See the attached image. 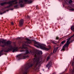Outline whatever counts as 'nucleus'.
Listing matches in <instances>:
<instances>
[{
	"mask_svg": "<svg viewBox=\"0 0 74 74\" xmlns=\"http://www.w3.org/2000/svg\"><path fill=\"white\" fill-rule=\"evenodd\" d=\"M23 2H27V3L28 4H30L32 3V0H20L18 2V5H17L16 6V7H17L18 5H20L21 7H23V5L22 4V3H23Z\"/></svg>",
	"mask_w": 74,
	"mask_h": 74,
	"instance_id": "obj_1",
	"label": "nucleus"
},
{
	"mask_svg": "<svg viewBox=\"0 0 74 74\" xmlns=\"http://www.w3.org/2000/svg\"><path fill=\"white\" fill-rule=\"evenodd\" d=\"M26 40H27V41L26 42L27 44H30V42H31V41L29 39L27 38H26Z\"/></svg>",
	"mask_w": 74,
	"mask_h": 74,
	"instance_id": "obj_15",
	"label": "nucleus"
},
{
	"mask_svg": "<svg viewBox=\"0 0 74 74\" xmlns=\"http://www.w3.org/2000/svg\"><path fill=\"white\" fill-rule=\"evenodd\" d=\"M17 3H18V1H10L9 2L10 7L11 5H14V4H16Z\"/></svg>",
	"mask_w": 74,
	"mask_h": 74,
	"instance_id": "obj_5",
	"label": "nucleus"
},
{
	"mask_svg": "<svg viewBox=\"0 0 74 74\" xmlns=\"http://www.w3.org/2000/svg\"><path fill=\"white\" fill-rule=\"evenodd\" d=\"M51 49V46H49L47 48V51H49Z\"/></svg>",
	"mask_w": 74,
	"mask_h": 74,
	"instance_id": "obj_17",
	"label": "nucleus"
},
{
	"mask_svg": "<svg viewBox=\"0 0 74 74\" xmlns=\"http://www.w3.org/2000/svg\"><path fill=\"white\" fill-rule=\"evenodd\" d=\"M65 42H66V40H64L60 44L61 45H62V44H64V43Z\"/></svg>",
	"mask_w": 74,
	"mask_h": 74,
	"instance_id": "obj_19",
	"label": "nucleus"
},
{
	"mask_svg": "<svg viewBox=\"0 0 74 74\" xmlns=\"http://www.w3.org/2000/svg\"><path fill=\"white\" fill-rule=\"evenodd\" d=\"M18 50V49L15 47H13L12 46L10 47V48L9 51H12V52H16Z\"/></svg>",
	"mask_w": 74,
	"mask_h": 74,
	"instance_id": "obj_6",
	"label": "nucleus"
},
{
	"mask_svg": "<svg viewBox=\"0 0 74 74\" xmlns=\"http://www.w3.org/2000/svg\"><path fill=\"white\" fill-rule=\"evenodd\" d=\"M67 2H68L69 4L71 5V7H72V3H73V1L72 0H69H69H66Z\"/></svg>",
	"mask_w": 74,
	"mask_h": 74,
	"instance_id": "obj_10",
	"label": "nucleus"
},
{
	"mask_svg": "<svg viewBox=\"0 0 74 74\" xmlns=\"http://www.w3.org/2000/svg\"><path fill=\"white\" fill-rule=\"evenodd\" d=\"M71 29L73 32H74V27L73 26H72L71 27Z\"/></svg>",
	"mask_w": 74,
	"mask_h": 74,
	"instance_id": "obj_16",
	"label": "nucleus"
},
{
	"mask_svg": "<svg viewBox=\"0 0 74 74\" xmlns=\"http://www.w3.org/2000/svg\"><path fill=\"white\" fill-rule=\"evenodd\" d=\"M34 44H36L38 45H36V47H37V48H40L41 49H44V50H46L47 49V48L45 47L46 46V45H44V44H42L41 45H40L37 43L36 41H35L34 42Z\"/></svg>",
	"mask_w": 74,
	"mask_h": 74,
	"instance_id": "obj_2",
	"label": "nucleus"
},
{
	"mask_svg": "<svg viewBox=\"0 0 74 74\" xmlns=\"http://www.w3.org/2000/svg\"><path fill=\"white\" fill-rule=\"evenodd\" d=\"M51 65H52V62L50 61L49 62L48 64L47 65V67L48 68V69L51 67Z\"/></svg>",
	"mask_w": 74,
	"mask_h": 74,
	"instance_id": "obj_9",
	"label": "nucleus"
},
{
	"mask_svg": "<svg viewBox=\"0 0 74 74\" xmlns=\"http://www.w3.org/2000/svg\"><path fill=\"white\" fill-rule=\"evenodd\" d=\"M22 59H25V58H22Z\"/></svg>",
	"mask_w": 74,
	"mask_h": 74,
	"instance_id": "obj_31",
	"label": "nucleus"
},
{
	"mask_svg": "<svg viewBox=\"0 0 74 74\" xmlns=\"http://www.w3.org/2000/svg\"><path fill=\"white\" fill-rule=\"evenodd\" d=\"M11 23L12 25H14V23H13V22H12Z\"/></svg>",
	"mask_w": 74,
	"mask_h": 74,
	"instance_id": "obj_23",
	"label": "nucleus"
},
{
	"mask_svg": "<svg viewBox=\"0 0 74 74\" xmlns=\"http://www.w3.org/2000/svg\"><path fill=\"white\" fill-rule=\"evenodd\" d=\"M37 7H36V9H37Z\"/></svg>",
	"mask_w": 74,
	"mask_h": 74,
	"instance_id": "obj_30",
	"label": "nucleus"
},
{
	"mask_svg": "<svg viewBox=\"0 0 74 74\" xmlns=\"http://www.w3.org/2000/svg\"><path fill=\"white\" fill-rule=\"evenodd\" d=\"M20 52H23V51H24L23 50H20Z\"/></svg>",
	"mask_w": 74,
	"mask_h": 74,
	"instance_id": "obj_24",
	"label": "nucleus"
},
{
	"mask_svg": "<svg viewBox=\"0 0 74 74\" xmlns=\"http://www.w3.org/2000/svg\"><path fill=\"white\" fill-rule=\"evenodd\" d=\"M26 74H27V73H26Z\"/></svg>",
	"mask_w": 74,
	"mask_h": 74,
	"instance_id": "obj_32",
	"label": "nucleus"
},
{
	"mask_svg": "<svg viewBox=\"0 0 74 74\" xmlns=\"http://www.w3.org/2000/svg\"><path fill=\"white\" fill-rule=\"evenodd\" d=\"M63 3V5H65V4H67V2L66 1H64V2Z\"/></svg>",
	"mask_w": 74,
	"mask_h": 74,
	"instance_id": "obj_21",
	"label": "nucleus"
},
{
	"mask_svg": "<svg viewBox=\"0 0 74 74\" xmlns=\"http://www.w3.org/2000/svg\"><path fill=\"white\" fill-rule=\"evenodd\" d=\"M5 40H3L1 42L3 44H4L5 45H8L11 43V42L10 41H7V42H5Z\"/></svg>",
	"mask_w": 74,
	"mask_h": 74,
	"instance_id": "obj_4",
	"label": "nucleus"
},
{
	"mask_svg": "<svg viewBox=\"0 0 74 74\" xmlns=\"http://www.w3.org/2000/svg\"><path fill=\"white\" fill-rule=\"evenodd\" d=\"M23 20L22 19L21 20H20V23H19V26H22L23 23Z\"/></svg>",
	"mask_w": 74,
	"mask_h": 74,
	"instance_id": "obj_11",
	"label": "nucleus"
},
{
	"mask_svg": "<svg viewBox=\"0 0 74 74\" xmlns=\"http://www.w3.org/2000/svg\"><path fill=\"white\" fill-rule=\"evenodd\" d=\"M69 11H74V9L73 8H71L69 9Z\"/></svg>",
	"mask_w": 74,
	"mask_h": 74,
	"instance_id": "obj_20",
	"label": "nucleus"
},
{
	"mask_svg": "<svg viewBox=\"0 0 74 74\" xmlns=\"http://www.w3.org/2000/svg\"><path fill=\"white\" fill-rule=\"evenodd\" d=\"M72 67L73 68V70L72 71V74H73V73L74 71V61L72 62Z\"/></svg>",
	"mask_w": 74,
	"mask_h": 74,
	"instance_id": "obj_13",
	"label": "nucleus"
},
{
	"mask_svg": "<svg viewBox=\"0 0 74 74\" xmlns=\"http://www.w3.org/2000/svg\"><path fill=\"white\" fill-rule=\"evenodd\" d=\"M32 66H33V64L31 65V66H30V67H32Z\"/></svg>",
	"mask_w": 74,
	"mask_h": 74,
	"instance_id": "obj_26",
	"label": "nucleus"
},
{
	"mask_svg": "<svg viewBox=\"0 0 74 74\" xmlns=\"http://www.w3.org/2000/svg\"><path fill=\"white\" fill-rule=\"evenodd\" d=\"M40 52L41 53H42V51H40Z\"/></svg>",
	"mask_w": 74,
	"mask_h": 74,
	"instance_id": "obj_27",
	"label": "nucleus"
},
{
	"mask_svg": "<svg viewBox=\"0 0 74 74\" xmlns=\"http://www.w3.org/2000/svg\"><path fill=\"white\" fill-rule=\"evenodd\" d=\"M1 53H0V56H1Z\"/></svg>",
	"mask_w": 74,
	"mask_h": 74,
	"instance_id": "obj_28",
	"label": "nucleus"
},
{
	"mask_svg": "<svg viewBox=\"0 0 74 74\" xmlns=\"http://www.w3.org/2000/svg\"><path fill=\"white\" fill-rule=\"evenodd\" d=\"M52 54H53V53H51V55H52Z\"/></svg>",
	"mask_w": 74,
	"mask_h": 74,
	"instance_id": "obj_29",
	"label": "nucleus"
},
{
	"mask_svg": "<svg viewBox=\"0 0 74 74\" xmlns=\"http://www.w3.org/2000/svg\"><path fill=\"white\" fill-rule=\"evenodd\" d=\"M53 44L54 46V49H53V53H55L57 51L58 49V47H56L55 44H56V43L54 42H53Z\"/></svg>",
	"mask_w": 74,
	"mask_h": 74,
	"instance_id": "obj_8",
	"label": "nucleus"
},
{
	"mask_svg": "<svg viewBox=\"0 0 74 74\" xmlns=\"http://www.w3.org/2000/svg\"><path fill=\"white\" fill-rule=\"evenodd\" d=\"M32 54V55H34V56L35 57V58H34L33 60L34 61H34H36V57L37 56H36V53H33Z\"/></svg>",
	"mask_w": 74,
	"mask_h": 74,
	"instance_id": "obj_12",
	"label": "nucleus"
},
{
	"mask_svg": "<svg viewBox=\"0 0 74 74\" xmlns=\"http://www.w3.org/2000/svg\"><path fill=\"white\" fill-rule=\"evenodd\" d=\"M25 46H27V45H26V44H24L23 45L22 47H21L20 48L21 49H23V48H24V49H26V53H29L28 49L26 47H25Z\"/></svg>",
	"mask_w": 74,
	"mask_h": 74,
	"instance_id": "obj_7",
	"label": "nucleus"
},
{
	"mask_svg": "<svg viewBox=\"0 0 74 74\" xmlns=\"http://www.w3.org/2000/svg\"><path fill=\"white\" fill-rule=\"evenodd\" d=\"M50 59V56H47V60L48 61V60H49Z\"/></svg>",
	"mask_w": 74,
	"mask_h": 74,
	"instance_id": "obj_18",
	"label": "nucleus"
},
{
	"mask_svg": "<svg viewBox=\"0 0 74 74\" xmlns=\"http://www.w3.org/2000/svg\"><path fill=\"white\" fill-rule=\"evenodd\" d=\"M21 55L17 56H16L17 59V60H20L21 59Z\"/></svg>",
	"mask_w": 74,
	"mask_h": 74,
	"instance_id": "obj_14",
	"label": "nucleus"
},
{
	"mask_svg": "<svg viewBox=\"0 0 74 74\" xmlns=\"http://www.w3.org/2000/svg\"><path fill=\"white\" fill-rule=\"evenodd\" d=\"M58 38H58V37H57L56 38V39H57V40H58Z\"/></svg>",
	"mask_w": 74,
	"mask_h": 74,
	"instance_id": "obj_25",
	"label": "nucleus"
},
{
	"mask_svg": "<svg viewBox=\"0 0 74 74\" xmlns=\"http://www.w3.org/2000/svg\"><path fill=\"white\" fill-rule=\"evenodd\" d=\"M4 4H5V3H2L1 4V5H4Z\"/></svg>",
	"mask_w": 74,
	"mask_h": 74,
	"instance_id": "obj_22",
	"label": "nucleus"
},
{
	"mask_svg": "<svg viewBox=\"0 0 74 74\" xmlns=\"http://www.w3.org/2000/svg\"><path fill=\"white\" fill-rule=\"evenodd\" d=\"M42 61V60L40 58H38V59L36 61V63L35 65V67L38 69L41 65V63L40 62Z\"/></svg>",
	"mask_w": 74,
	"mask_h": 74,
	"instance_id": "obj_3",
	"label": "nucleus"
}]
</instances>
